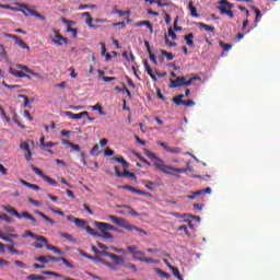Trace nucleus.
<instances>
[{
    "label": "nucleus",
    "instance_id": "nucleus-1",
    "mask_svg": "<svg viewBox=\"0 0 280 280\" xmlns=\"http://www.w3.org/2000/svg\"><path fill=\"white\" fill-rule=\"evenodd\" d=\"M153 166H155L159 172H162L170 176H173L174 173L184 174L186 172V170L176 168L171 165H166L165 161L163 160H158L156 162H153Z\"/></svg>",
    "mask_w": 280,
    "mask_h": 280
},
{
    "label": "nucleus",
    "instance_id": "nucleus-2",
    "mask_svg": "<svg viewBox=\"0 0 280 280\" xmlns=\"http://www.w3.org/2000/svg\"><path fill=\"white\" fill-rule=\"evenodd\" d=\"M4 210L7 212H9L10 214H12L13 217H16V219H26L28 221H32L34 226H37V220L35 219V217H33L30 212L27 211H23L22 213H20L19 211H16L12 206L9 207H4Z\"/></svg>",
    "mask_w": 280,
    "mask_h": 280
},
{
    "label": "nucleus",
    "instance_id": "nucleus-3",
    "mask_svg": "<svg viewBox=\"0 0 280 280\" xmlns=\"http://www.w3.org/2000/svg\"><path fill=\"white\" fill-rule=\"evenodd\" d=\"M108 219L115 225L124 228L127 231H130V232H133V231L140 232L141 231V229H139L138 226L129 224V222L127 220H125L124 218H118L117 215H108Z\"/></svg>",
    "mask_w": 280,
    "mask_h": 280
},
{
    "label": "nucleus",
    "instance_id": "nucleus-4",
    "mask_svg": "<svg viewBox=\"0 0 280 280\" xmlns=\"http://www.w3.org/2000/svg\"><path fill=\"white\" fill-rule=\"evenodd\" d=\"M219 11H221L223 15H228L230 19L235 18V14L232 11L233 4L231 2L228 0H221L219 1Z\"/></svg>",
    "mask_w": 280,
    "mask_h": 280
},
{
    "label": "nucleus",
    "instance_id": "nucleus-5",
    "mask_svg": "<svg viewBox=\"0 0 280 280\" xmlns=\"http://www.w3.org/2000/svg\"><path fill=\"white\" fill-rule=\"evenodd\" d=\"M18 7H21L23 9V10H21L23 15H26V16L33 15L37 20H42L43 22L46 21V16H43L39 12H37L31 8H27L26 4H18Z\"/></svg>",
    "mask_w": 280,
    "mask_h": 280
},
{
    "label": "nucleus",
    "instance_id": "nucleus-6",
    "mask_svg": "<svg viewBox=\"0 0 280 280\" xmlns=\"http://www.w3.org/2000/svg\"><path fill=\"white\" fill-rule=\"evenodd\" d=\"M74 223L77 228H85L86 232L91 236H101L100 233H97L94 229H92L90 225H86V221L82 219L74 220Z\"/></svg>",
    "mask_w": 280,
    "mask_h": 280
},
{
    "label": "nucleus",
    "instance_id": "nucleus-7",
    "mask_svg": "<svg viewBox=\"0 0 280 280\" xmlns=\"http://www.w3.org/2000/svg\"><path fill=\"white\" fill-rule=\"evenodd\" d=\"M32 171L35 173V175L42 177L43 180H45V183H48L52 187L57 186V182L54 180L51 177L45 175L40 168H37L36 166L32 165Z\"/></svg>",
    "mask_w": 280,
    "mask_h": 280
},
{
    "label": "nucleus",
    "instance_id": "nucleus-8",
    "mask_svg": "<svg viewBox=\"0 0 280 280\" xmlns=\"http://www.w3.org/2000/svg\"><path fill=\"white\" fill-rule=\"evenodd\" d=\"M184 97H185L184 94H179V95L175 96L173 98L174 104L177 106L184 105L186 107L195 106V102L192 100L184 101L183 100Z\"/></svg>",
    "mask_w": 280,
    "mask_h": 280
},
{
    "label": "nucleus",
    "instance_id": "nucleus-9",
    "mask_svg": "<svg viewBox=\"0 0 280 280\" xmlns=\"http://www.w3.org/2000/svg\"><path fill=\"white\" fill-rule=\"evenodd\" d=\"M54 34H55V38H52V43L56 46H62V42L65 45H68L69 40L68 38L63 37L60 33L59 30L54 28L52 30Z\"/></svg>",
    "mask_w": 280,
    "mask_h": 280
},
{
    "label": "nucleus",
    "instance_id": "nucleus-10",
    "mask_svg": "<svg viewBox=\"0 0 280 280\" xmlns=\"http://www.w3.org/2000/svg\"><path fill=\"white\" fill-rule=\"evenodd\" d=\"M5 37L7 38H12L15 42V44L18 46H20L22 49L30 50V46H27V44L22 38H20L18 35L5 34Z\"/></svg>",
    "mask_w": 280,
    "mask_h": 280
},
{
    "label": "nucleus",
    "instance_id": "nucleus-11",
    "mask_svg": "<svg viewBox=\"0 0 280 280\" xmlns=\"http://www.w3.org/2000/svg\"><path fill=\"white\" fill-rule=\"evenodd\" d=\"M24 236H28V237H31V238H33V240H35V241H39V242H42L43 244H47V243H48L47 237H44V236H42V235H37L36 233H33V232L30 231V230L24 231Z\"/></svg>",
    "mask_w": 280,
    "mask_h": 280
},
{
    "label": "nucleus",
    "instance_id": "nucleus-12",
    "mask_svg": "<svg viewBox=\"0 0 280 280\" xmlns=\"http://www.w3.org/2000/svg\"><path fill=\"white\" fill-rule=\"evenodd\" d=\"M35 261H39L42 264L58 262L59 258H56V257H54L51 255H46V256L35 257Z\"/></svg>",
    "mask_w": 280,
    "mask_h": 280
},
{
    "label": "nucleus",
    "instance_id": "nucleus-13",
    "mask_svg": "<svg viewBox=\"0 0 280 280\" xmlns=\"http://www.w3.org/2000/svg\"><path fill=\"white\" fill-rule=\"evenodd\" d=\"M103 255L105 257H109L110 259H113V261L116 264V265H121L124 261H125V258L122 256H118L116 254H112L109 252H103Z\"/></svg>",
    "mask_w": 280,
    "mask_h": 280
},
{
    "label": "nucleus",
    "instance_id": "nucleus-14",
    "mask_svg": "<svg viewBox=\"0 0 280 280\" xmlns=\"http://www.w3.org/2000/svg\"><path fill=\"white\" fill-rule=\"evenodd\" d=\"M115 174L119 178L129 177L131 179L136 178L135 173H130L128 170H125L124 173L119 172V168L117 166L114 167Z\"/></svg>",
    "mask_w": 280,
    "mask_h": 280
},
{
    "label": "nucleus",
    "instance_id": "nucleus-15",
    "mask_svg": "<svg viewBox=\"0 0 280 280\" xmlns=\"http://www.w3.org/2000/svg\"><path fill=\"white\" fill-rule=\"evenodd\" d=\"M187 80V78L185 77H178L175 80H172L171 83L172 85H170L171 89H178L184 86L185 81Z\"/></svg>",
    "mask_w": 280,
    "mask_h": 280
},
{
    "label": "nucleus",
    "instance_id": "nucleus-16",
    "mask_svg": "<svg viewBox=\"0 0 280 280\" xmlns=\"http://www.w3.org/2000/svg\"><path fill=\"white\" fill-rule=\"evenodd\" d=\"M65 115L67 117H70L71 119H81L82 117H89V112H81V113H78V114H74L73 112H65Z\"/></svg>",
    "mask_w": 280,
    "mask_h": 280
},
{
    "label": "nucleus",
    "instance_id": "nucleus-17",
    "mask_svg": "<svg viewBox=\"0 0 280 280\" xmlns=\"http://www.w3.org/2000/svg\"><path fill=\"white\" fill-rule=\"evenodd\" d=\"M127 250L133 256L136 260H141V252L138 246H128Z\"/></svg>",
    "mask_w": 280,
    "mask_h": 280
},
{
    "label": "nucleus",
    "instance_id": "nucleus-18",
    "mask_svg": "<svg viewBox=\"0 0 280 280\" xmlns=\"http://www.w3.org/2000/svg\"><path fill=\"white\" fill-rule=\"evenodd\" d=\"M61 144L71 148V150L77 152V153H80V154L82 153L81 147L79 144H74L71 141H68V140L63 139V140H61Z\"/></svg>",
    "mask_w": 280,
    "mask_h": 280
},
{
    "label": "nucleus",
    "instance_id": "nucleus-19",
    "mask_svg": "<svg viewBox=\"0 0 280 280\" xmlns=\"http://www.w3.org/2000/svg\"><path fill=\"white\" fill-rule=\"evenodd\" d=\"M35 214H38L39 217H42V219H44L45 222L49 223L50 225H56V221H54L52 219L48 218V215L44 214L42 211H34Z\"/></svg>",
    "mask_w": 280,
    "mask_h": 280
},
{
    "label": "nucleus",
    "instance_id": "nucleus-20",
    "mask_svg": "<svg viewBox=\"0 0 280 280\" xmlns=\"http://www.w3.org/2000/svg\"><path fill=\"white\" fill-rule=\"evenodd\" d=\"M144 154L148 159H150L153 163H158V161H162L160 158H158L154 152H151L147 149H144Z\"/></svg>",
    "mask_w": 280,
    "mask_h": 280
},
{
    "label": "nucleus",
    "instance_id": "nucleus-21",
    "mask_svg": "<svg viewBox=\"0 0 280 280\" xmlns=\"http://www.w3.org/2000/svg\"><path fill=\"white\" fill-rule=\"evenodd\" d=\"M142 185H144V187L150 191H154L158 186L156 183L149 180H142Z\"/></svg>",
    "mask_w": 280,
    "mask_h": 280
},
{
    "label": "nucleus",
    "instance_id": "nucleus-22",
    "mask_svg": "<svg viewBox=\"0 0 280 280\" xmlns=\"http://www.w3.org/2000/svg\"><path fill=\"white\" fill-rule=\"evenodd\" d=\"M197 27L199 28H205L207 32L210 33H214L215 32V27L213 25H207L202 22L197 23Z\"/></svg>",
    "mask_w": 280,
    "mask_h": 280
},
{
    "label": "nucleus",
    "instance_id": "nucleus-23",
    "mask_svg": "<svg viewBox=\"0 0 280 280\" xmlns=\"http://www.w3.org/2000/svg\"><path fill=\"white\" fill-rule=\"evenodd\" d=\"M188 10L190 11V15L194 18H199L198 8L194 7V2L190 1L188 4Z\"/></svg>",
    "mask_w": 280,
    "mask_h": 280
},
{
    "label": "nucleus",
    "instance_id": "nucleus-24",
    "mask_svg": "<svg viewBox=\"0 0 280 280\" xmlns=\"http://www.w3.org/2000/svg\"><path fill=\"white\" fill-rule=\"evenodd\" d=\"M10 74H12V75H14V77H16V78H20V79H22V78H24V77H27L26 73L21 72L20 70H16V69H14V68H10Z\"/></svg>",
    "mask_w": 280,
    "mask_h": 280
},
{
    "label": "nucleus",
    "instance_id": "nucleus-25",
    "mask_svg": "<svg viewBox=\"0 0 280 280\" xmlns=\"http://www.w3.org/2000/svg\"><path fill=\"white\" fill-rule=\"evenodd\" d=\"M144 67H145L148 75L151 77L152 80H156V77H155L154 72L152 71V68L150 67V65L147 60H144Z\"/></svg>",
    "mask_w": 280,
    "mask_h": 280
},
{
    "label": "nucleus",
    "instance_id": "nucleus-26",
    "mask_svg": "<svg viewBox=\"0 0 280 280\" xmlns=\"http://www.w3.org/2000/svg\"><path fill=\"white\" fill-rule=\"evenodd\" d=\"M115 91L120 92V93H126L127 96L132 97V93L128 90L127 85H125V84L122 88L115 86Z\"/></svg>",
    "mask_w": 280,
    "mask_h": 280
},
{
    "label": "nucleus",
    "instance_id": "nucleus-27",
    "mask_svg": "<svg viewBox=\"0 0 280 280\" xmlns=\"http://www.w3.org/2000/svg\"><path fill=\"white\" fill-rule=\"evenodd\" d=\"M45 247H47L48 250L54 252L55 254L62 255V250L58 249L56 246H52L50 244L44 243Z\"/></svg>",
    "mask_w": 280,
    "mask_h": 280
},
{
    "label": "nucleus",
    "instance_id": "nucleus-28",
    "mask_svg": "<svg viewBox=\"0 0 280 280\" xmlns=\"http://www.w3.org/2000/svg\"><path fill=\"white\" fill-rule=\"evenodd\" d=\"M202 195H205L203 189L197 190V191L192 192V195L186 196V198L189 199V200H195L197 197H200Z\"/></svg>",
    "mask_w": 280,
    "mask_h": 280
},
{
    "label": "nucleus",
    "instance_id": "nucleus-29",
    "mask_svg": "<svg viewBox=\"0 0 280 280\" xmlns=\"http://www.w3.org/2000/svg\"><path fill=\"white\" fill-rule=\"evenodd\" d=\"M168 268L173 270L175 278L178 280H184L183 276L180 275V270L177 267L168 266Z\"/></svg>",
    "mask_w": 280,
    "mask_h": 280
},
{
    "label": "nucleus",
    "instance_id": "nucleus-30",
    "mask_svg": "<svg viewBox=\"0 0 280 280\" xmlns=\"http://www.w3.org/2000/svg\"><path fill=\"white\" fill-rule=\"evenodd\" d=\"M120 189H126V190H129L130 192L141 195V190L136 189L133 186L125 185V186H120Z\"/></svg>",
    "mask_w": 280,
    "mask_h": 280
},
{
    "label": "nucleus",
    "instance_id": "nucleus-31",
    "mask_svg": "<svg viewBox=\"0 0 280 280\" xmlns=\"http://www.w3.org/2000/svg\"><path fill=\"white\" fill-rule=\"evenodd\" d=\"M104 224H108V223H104V222H100V221L94 222V226H96L100 232H106L107 226Z\"/></svg>",
    "mask_w": 280,
    "mask_h": 280
},
{
    "label": "nucleus",
    "instance_id": "nucleus-32",
    "mask_svg": "<svg viewBox=\"0 0 280 280\" xmlns=\"http://www.w3.org/2000/svg\"><path fill=\"white\" fill-rule=\"evenodd\" d=\"M184 39L186 42V45L194 46V34L192 33L185 35Z\"/></svg>",
    "mask_w": 280,
    "mask_h": 280
},
{
    "label": "nucleus",
    "instance_id": "nucleus-33",
    "mask_svg": "<svg viewBox=\"0 0 280 280\" xmlns=\"http://www.w3.org/2000/svg\"><path fill=\"white\" fill-rule=\"evenodd\" d=\"M250 9L255 12L256 14V23L260 22V19L262 18V14L260 12V10L254 5L250 7Z\"/></svg>",
    "mask_w": 280,
    "mask_h": 280
},
{
    "label": "nucleus",
    "instance_id": "nucleus-34",
    "mask_svg": "<svg viewBox=\"0 0 280 280\" xmlns=\"http://www.w3.org/2000/svg\"><path fill=\"white\" fill-rule=\"evenodd\" d=\"M18 98H22L24 101V107H30L31 101L25 94H18Z\"/></svg>",
    "mask_w": 280,
    "mask_h": 280
},
{
    "label": "nucleus",
    "instance_id": "nucleus-35",
    "mask_svg": "<svg viewBox=\"0 0 280 280\" xmlns=\"http://www.w3.org/2000/svg\"><path fill=\"white\" fill-rule=\"evenodd\" d=\"M43 275L45 276H54L55 278L62 279L65 276L56 272V271H43Z\"/></svg>",
    "mask_w": 280,
    "mask_h": 280
},
{
    "label": "nucleus",
    "instance_id": "nucleus-36",
    "mask_svg": "<svg viewBox=\"0 0 280 280\" xmlns=\"http://www.w3.org/2000/svg\"><path fill=\"white\" fill-rule=\"evenodd\" d=\"M166 151L172 154H180L182 153V149L178 147H175V148L170 147V148H167Z\"/></svg>",
    "mask_w": 280,
    "mask_h": 280
},
{
    "label": "nucleus",
    "instance_id": "nucleus-37",
    "mask_svg": "<svg viewBox=\"0 0 280 280\" xmlns=\"http://www.w3.org/2000/svg\"><path fill=\"white\" fill-rule=\"evenodd\" d=\"M219 46H221V48L224 50V51H229L232 49V45L231 44H226L224 42H219Z\"/></svg>",
    "mask_w": 280,
    "mask_h": 280
},
{
    "label": "nucleus",
    "instance_id": "nucleus-38",
    "mask_svg": "<svg viewBox=\"0 0 280 280\" xmlns=\"http://www.w3.org/2000/svg\"><path fill=\"white\" fill-rule=\"evenodd\" d=\"M92 110H97V112H98V115H102V116L106 115V114L103 112L102 105H101L100 103H97L96 105H94V106L92 107Z\"/></svg>",
    "mask_w": 280,
    "mask_h": 280
},
{
    "label": "nucleus",
    "instance_id": "nucleus-39",
    "mask_svg": "<svg viewBox=\"0 0 280 280\" xmlns=\"http://www.w3.org/2000/svg\"><path fill=\"white\" fill-rule=\"evenodd\" d=\"M162 55L166 57L167 61H172L174 59V55L172 52H168L166 50H161Z\"/></svg>",
    "mask_w": 280,
    "mask_h": 280
},
{
    "label": "nucleus",
    "instance_id": "nucleus-40",
    "mask_svg": "<svg viewBox=\"0 0 280 280\" xmlns=\"http://www.w3.org/2000/svg\"><path fill=\"white\" fill-rule=\"evenodd\" d=\"M179 232H185L186 236H191V233H189L188 226L186 224H183L178 228Z\"/></svg>",
    "mask_w": 280,
    "mask_h": 280
},
{
    "label": "nucleus",
    "instance_id": "nucleus-41",
    "mask_svg": "<svg viewBox=\"0 0 280 280\" xmlns=\"http://www.w3.org/2000/svg\"><path fill=\"white\" fill-rule=\"evenodd\" d=\"M91 155L93 156H98L100 155V145H94L90 152Z\"/></svg>",
    "mask_w": 280,
    "mask_h": 280
},
{
    "label": "nucleus",
    "instance_id": "nucleus-42",
    "mask_svg": "<svg viewBox=\"0 0 280 280\" xmlns=\"http://www.w3.org/2000/svg\"><path fill=\"white\" fill-rule=\"evenodd\" d=\"M0 117L4 119L7 122H10V117L5 114L3 107H0Z\"/></svg>",
    "mask_w": 280,
    "mask_h": 280
},
{
    "label": "nucleus",
    "instance_id": "nucleus-43",
    "mask_svg": "<svg viewBox=\"0 0 280 280\" xmlns=\"http://www.w3.org/2000/svg\"><path fill=\"white\" fill-rule=\"evenodd\" d=\"M147 25V27L149 28V32L154 33V27H152V24L150 21H141V26Z\"/></svg>",
    "mask_w": 280,
    "mask_h": 280
},
{
    "label": "nucleus",
    "instance_id": "nucleus-44",
    "mask_svg": "<svg viewBox=\"0 0 280 280\" xmlns=\"http://www.w3.org/2000/svg\"><path fill=\"white\" fill-rule=\"evenodd\" d=\"M16 68H18V69H21L22 71L27 72V73H30V72L33 71L32 69L27 68V66L22 65V63H18V65H16Z\"/></svg>",
    "mask_w": 280,
    "mask_h": 280
},
{
    "label": "nucleus",
    "instance_id": "nucleus-45",
    "mask_svg": "<svg viewBox=\"0 0 280 280\" xmlns=\"http://www.w3.org/2000/svg\"><path fill=\"white\" fill-rule=\"evenodd\" d=\"M58 259H59V261H62L66 267H69L70 269L74 268L73 264L69 262V260L67 258L61 257V258H58Z\"/></svg>",
    "mask_w": 280,
    "mask_h": 280
},
{
    "label": "nucleus",
    "instance_id": "nucleus-46",
    "mask_svg": "<svg viewBox=\"0 0 280 280\" xmlns=\"http://www.w3.org/2000/svg\"><path fill=\"white\" fill-rule=\"evenodd\" d=\"M156 272H158L161 277H163V278H165V279H170V278H171V275H170L168 272H166V271H162V269H156Z\"/></svg>",
    "mask_w": 280,
    "mask_h": 280
},
{
    "label": "nucleus",
    "instance_id": "nucleus-47",
    "mask_svg": "<svg viewBox=\"0 0 280 280\" xmlns=\"http://www.w3.org/2000/svg\"><path fill=\"white\" fill-rule=\"evenodd\" d=\"M126 209L131 217H139V213L135 211L132 207L127 206Z\"/></svg>",
    "mask_w": 280,
    "mask_h": 280
},
{
    "label": "nucleus",
    "instance_id": "nucleus-48",
    "mask_svg": "<svg viewBox=\"0 0 280 280\" xmlns=\"http://www.w3.org/2000/svg\"><path fill=\"white\" fill-rule=\"evenodd\" d=\"M96 8V5L95 4H80V10L81 11H84V10H86V9H95Z\"/></svg>",
    "mask_w": 280,
    "mask_h": 280
},
{
    "label": "nucleus",
    "instance_id": "nucleus-49",
    "mask_svg": "<svg viewBox=\"0 0 280 280\" xmlns=\"http://www.w3.org/2000/svg\"><path fill=\"white\" fill-rule=\"evenodd\" d=\"M44 276L31 275L27 276V280H44Z\"/></svg>",
    "mask_w": 280,
    "mask_h": 280
},
{
    "label": "nucleus",
    "instance_id": "nucleus-50",
    "mask_svg": "<svg viewBox=\"0 0 280 280\" xmlns=\"http://www.w3.org/2000/svg\"><path fill=\"white\" fill-rule=\"evenodd\" d=\"M20 149L24 150L26 152H31L30 143H27V142H22L21 145H20Z\"/></svg>",
    "mask_w": 280,
    "mask_h": 280
},
{
    "label": "nucleus",
    "instance_id": "nucleus-51",
    "mask_svg": "<svg viewBox=\"0 0 280 280\" xmlns=\"http://www.w3.org/2000/svg\"><path fill=\"white\" fill-rule=\"evenodd\" d=\"M168 37H172L173 40H177L178 39L177 34L174 33L172 27L168 28Z\"/></svg>",
    "mask_w": 280,
    "mask_h": 280
},
{
    "label": "nucleus",
    "instance_id": "nucleus-52",
    "mask_svg": "<svg viewBox=\"0 0 280 280\" xmlns=\"http://www.w3.org/2000/svg\"><path fill=\"white\" fill-rule=\"evenodd\" d=\"M102 237L105 240H113L112 233H108L107 231L102 232Z\"/></svg>",
    "mask_w": 280,
    "mask_h": 280
},
{
    "label": "nucleus",
    "instance_id": "nucleus-53",
    "mask_svg": "<svg viewBox=\"0 0 280 280\" xmlns=\"http://www.w3.org/2000/svg\"><path fill=\"white\" fill-rule=\"evenodd\" d=\"M60 236L66 238L67 241H74V238L69 233H60Z\"/></svg>",
    "mask_w": 280,
    "mask_h": 280
},
{
    "label": "nucleus",
    "instance_id": "nucleus-54",
    "mask_svg": "<svg viewBox=\"0 0 280 280\" xmlns=\"http://www.w3.org/2000/svg\"><path fill=\"white\" fill-rule=\"evenodd\" d=\"M14 264L18 268L26 269L25 262H22L21 260H15Z\"/></svg>",
    "mask_w": 280,
    "mask_h": 280
},
{
    "label": "nucleus",
    "instance_id": "nucleus-55",
    "mask_svg": "<svg viewBox=\"0 0 280 280\" xmlns=\"http://www.w3.org/2000/svg\"><path fill=\"white\" fill-rule=\"evenodd\" d=\"M1 219L4 220L7 223H11L12 222L11 218L8 214H5V213L0 214V220Z\"/></svg>",
    "mask_w": 280,
    "mask_h": 280
},
{
    "label": "nucleus",
    "instance_id": "nucleus-56",
    "mask_svg": "<svg viewBox=\"0 0 280 280\" xmlns=\"http://www.w3.org/2000/svg\"><path fill=\"white\" fill-rule=\"evenodd\" d=\"M115 80H117L116 77H103V81H104L105 83H110V82H113V81H115Z\"/></svg>",
    "mask_w": 280,
    "mask_h": 280
},
{
    "label": "nucleus",
    "instance_id": "nucleus-57",
    "mask_svg": "<svg viewBox=\"0 0 280 280\" xmlns=\"http://www.w3.org/2000/svg\"><path fill=\"white\" fill-rule=\"evenodd\" d=\"M92 22H93L92 18H89V19L85 20V23L89 26V28H96V26L93 25Z\"/></svg>",
    "mask_w": 280,
    "mask_h": 280
},
{
    "label": "nucleus",
    "instance_id": "nucleus-58",
    "mask_svg": "<svg viewBox=\"0 0 280 280\" xmlns=\"http://www.w3.org/2000/svg\"><path fill=\"white\" fill-rule=\"evenodd\" d=\"M10 261L5 260L4 258H0V267H9Z\"/></svg>",
    "mask_w": 280,
    "mask_h": 280
},
{
    "label": "nucleus",
    "instance_id": "nucleus-59",
    "mask_svg": "<svg viewBox=\"0 0 280 280\" xmlns=\"http://www.w3.org/2000/svg\"><path fill=\"white\" fill-rule=\"evenodd\" d=\"M104 155L110 158L114 155V151L110 148H107L104 151Z\"/></svg>",
    "mask_w": 280,
    "mask_h": 280
},
{
    "label": "nucleus",
    "instance_id": "nucleus-60",
    "mask_svg": "<svg viewBox=\"0 0 280 280\" xmlns=\"http://www.w3.org/2000/svg\"><path fill=\"white\" fill-rule=\"evenodd\" d=\"M7 249L14 255H20V250H16L14 246H7Z\"/></svg>",
    "mask_w": 280,
    "mask_h": 280
},
{
    "label": "nucleus",
    "instance_id": "nucleus-61",
    "mask_svg": "<svg viewBox=\"0 0 280 280\" xmlns=\"http://www.w3.org/2000/svg\"><path fill=\"white\" fill-rule=\"evenodd\" d=\"M113 250H114L116 254H124V255L127 254V250L124 249V248L114 247Z\"/></svg>",
    "mask_w": 280,
    "mask_h": 280
},
{
    "label": "nucleus",
    "instance_id": "nucleus-62",
    "mask_svg": "<svg viewBox=\"0 0 280 280\" xmlns=\"http://www.w3.org/2000/svg\"><path fill=\"white\" fill-rule=\"evenodd\" d=\"M61 23L66 24L68 27H70L71 25L74 24L73 21H68V20L65 19V18H61Z\"/></svg>",
    "mask_w": 280,
    "mask_h": 280
},
{
    "label": "nucleus",
    "instance_id": "nucleus-63",
    "mask_svg": "<svg viewBox=\"0 0 280 280\" xmlns=\"http://www.w3.org/2000/svg\"><path fill=\"white\" fill-rule=\"evenodd\" d=\"M114 27H119V28H125L126 27V24H125V21L122 22H117L115 24H113Z\"/></svg>",
    "mask_w": 280,
    "mask_h": 280
},
{
    "label": "nucleus",
    "instance_id": "nucleus-64",
    "mask_svg": "<svg viewBox=\"0 0 280 280\" xmlns=\"http://www.w3.org/2000/svg\"><path fill=\"white\" fill-rule=\"evenodd\" d=\"M164 38H165V40H166V45L167 46H170V47H175V46H177V43H172L168 38H167V36H164Z\"/></svg>",
    "mask_w": 280,
    "mask_h": 280
}]
</instances>
